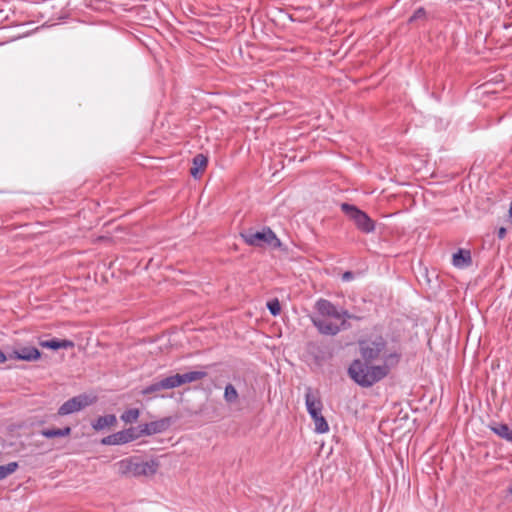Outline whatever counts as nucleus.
<instances>
[{
	"label": "nucleus",
	"instance_id": "7c9ffc66",
	"mask_svg": "<svg viewBox=\"0 0 512 512\" xmlns=\"http://www.w3.org/2000/svg\"><path fill=\"white\" fill-rule=\"evenodd\" d=\"M7 360V357L3 352L0 351V363H3Z\"/></svg>",
	"mask_w": 512,
	"mask_h": 512
},
{
	"label": "nucleus",
	"instance_id": "412c9836",
	"mask_svg": "<svg viewBox=\"0 0 512 512\" xmlns=\"http://www.w3.org/2000/svg\"><path fill=\"white\" fill-rule=\"evenodd\" d=\"M313 422H314V425H315V431L317 433H321L322 434V433H326V432L329 431V425H328L326 419L322 415H320L319 417L315 418L313 420Z\"/></svg>",
	"mask_w": 512,
	"mask_h": 512
},
{
	"label": "nucleus",
	"instance_id": "39448f33",
	"mask_svg": "<svg viewBox=\"0 0 512 512\" xmlns=\"http://www.w3.org/2000/svg\"><path fill=\"white\" fill-rule=\"evenodd\" d=\"M96 401V397L87 394H80L75 396L66 402H64L58 409V415L64 416L78 412L87 406L93 404Z\"/></svg>",
	"mask_w": 512,
	"mask_h": 512
},
{
	"label": "nucleus",
	"instance_id": "6e6552de",
	"mask_svg": "<svg viewBox=\"0 0 512 512\" xmlns=\"http://www.w3.org/2000/svg\"><path fill=\"white\" fill-rule=\"evenodd\" d=\"M312 321L319 332L325 335H336L341 330V326L329 318L316 317Z\"/></svg>",
	"mask_w": 512,
	"mask_h": 512
},
{
	"label": "nucleus",
	"instance_id": "c85d7f7f",
	"mask_svg": "<svg viewBox=\"0 0 512 512\" xmlns=\"http://www.w3.org/2000/svg\"><path fill=\"white\" fill-rule=\"evenodd\" d=\"M354 275H355V273H354V272H352V271H346L345 273H343V275H342V279H343L344 281H350V280H352V279L354 278Z\"/></svg>",
	"mask_w": 512,
	"mask_h": 512
},
{
	"label": "nucleus",
	"instance_id": "f257e3e1",
	"mask_svg": "<svg viewBox=\"0 0 512 512\" xmlns=\"http://www.w3.org/2000/svg\"><path fill=\"white\" fill-rule=\"evenodd\" d=\"M358 346L362 359L351 363L348 375L362 387H371L386 377L401 357L397 351H388L386 340L379 335L359 340Z\"/></svg>",
	"mask_w": 512,
	"mask_h": 512
},
{
	"label": "nucleus",
	"instance_id": "20e7f679",
	"mask_svg": "<svg viewBox=\"0 0 512 512\" xmlns=\"http://www.w3.org/2000/svg\"><path fill=\"white\" fill-rule=\"evenodd\" d=\"M342 211L347 217L352 220L355 226L364 233H370L374 231L375 224L373 220L363 211L359 210L356 206L343 203Z\"/></svg>",
	"mask_w": 512,
	"mask_h": 512
},
{
	"label": "nucleus",
	"instance_id": "9d476101",
	"mask_svg": "<svg viewBox=\"0 0 512 512\" xmlns=\"http://www.w3.org/2000/svg\"><path fill=\"white\" fill-rule=\"evenodd\" d=\"M40 356L41 353L36 347L24 346L14 350L10 355V358L24 361H36Z\"/></svg>",
	"mask_w": 512,
	"mask_h": 512
},
{
	"label": "nucleus",
	"instance_id": "f3484780",
	"mask_svg": "<svg viewBox=\"0 0 512 512\" xmlns=\"http://www.w3.org/2000/svg\"><path fill=\"white\" fill-rule=\"evenodd\" d=\"M491 429L501 438L512 441V426L507 424H497L492 426Z\"/></svg>",
	"mask_w": 512,
	"mask_h": 512
},
{
	"label": "nucleus",
	"instance_id": "72a5a7b5",
	"mask_svg": "<svg viewBox=\"0 0 512 512\" xmlns=\"http://www.w3.org/2000/svg\"><path fill=\"white\" fill-rule=\"evenodd\" d=\"M509 492L512 494V483H511V486L509 488Z\"/></svg>",
	"mask_w": 512,
	"mask_h": 512
},
{
	"label": "nucleus",
	"instance_id": "a878e982",
	"mask_svg": "<svg viewBox=\"0 0 512 512\" xmlns=\"http://www.w3.org/2000/svg\"><path fill=\"white\" fill-rule=\"evenodd\" d=\"M340 313L343 314V317L339 320L341 321V323L339 324L341 327L345 328V325H346V319H356V320H360L361 318L360 317H357V316H354V315H351L348 311L344 310V311H340Z\"/></svg>",
	"mask_w": 512,
	"mask_h": 512
},
{
	"label": "nucleus",
	"instance_id": "a211bd4d",
	"mask_svg": "<svg viewBox=\"0 0 512 512\" xmlns=\"http://www.w3.org/2000/svg\"><path fill=\"white\" fill-rule=\"evenodd\" d=\"M239 394L232 384H227L224 391V400L228 404H235L238 402Z\"/></svg>",
	"mask_w": 512,
	"mask_h": 512
},
{
	"label": "nucleus",
	"instance_id": "7ed1b4c3",
	"mask_svg": "<svg viewBox=\"0 0 512 512\" xmlns=\"http://www.w3.org/2000/svg\"><path fill=\"white\" fill-rule=\"evenodd\" d=\"M117 466L119 473L122 475L150 476L157 472L159 464L154 460L135 462L132 459H125L118 462Z\"/></svg>",
	"mask_w": 512,
	"mask_h": 512
},
{
	"label": "nucleus",
	"instance_id": "cd10ccee",
	"mask_svg": "<svg viewBox=\"0 0 512 512\" xmlns=\"http://www.w3.org/2000/svg\"><path fill=\"white\" fill-rule=\"evenodd\" d=\"M452 256H471L470 250L459 249L457 252L453 253Z\"/></svg>",
	"mask_w": 512,
	"mask_h": 512
},
{
	"label": "nucleus",
	"instance_id": "4be33fe9",
	"mask_svg": "<svg viewBox=\"0 0 512 512\" xmlns=\"http://www.w3.org/2000/svg\"><path fill=\"white\" fill-rule=\"evenodd\" d=\"M452 264L460 269L467 268L472 265V258H452Z\"/></svg>",
	"mask_w": 512,
	"mask_h": 512
},
{
	"label": "nucleus",
	"instance_id": "f03ea898",
	"mask_svg": "<svg viewBox=\"0 0 512 512\" xmlns=\"http://www.w3.org/2000/svg\"><path fill=\"white\" fill-rule=\"evenodd\" d=\"M241 237L250 246L268 248L271 250L279 249L280 252L289 253V249L276 234L269 228L264 227L261 230L248 229L241 233Z\"/></svg>",
	"mask_w": 512,
	"mask_h": 512
},
{
	"label": "nucleus",
	"instance_id": "423d86ee",
	"mask_svg": "<svg viewBox=\"0 0 512 512\" xmlns=\"http://www.w3.org/2000/svg\"><path fill=\"white\" fill-rule=\"evenodd\" d=\"M207 376V373L205 371H190L183 374H175L168 377V381L170 384L171 389L180 387L187 383L196 382L199 380H202Z\"/></svg>",
	"mask_w": 512,
	"mask_h": 512
},
{
	"label": "nucleus",
	"instance_id": "0eeeda50",
	"mask_svg": "<svg viewBox=\"0 0 512 512\" xmlns=\"http://www.w3.org/2000/svg\"><path fill=\"white\" fill-rule=\"evenodd\" d=\"M137 438H139V435L137 434L136 429L129 428V429L114 433L112 435H109L107 437H104L101 440V443L104 445H119V444L128 443Z\"/></svg>",
	"mask_w": 512,
	"mask_h": 512
},
{
	"label": "nucleus",
	"instance_id": "2f4dec72",
	"mask_svg": "<svg viewBox=\"0 0 512 512\" xmlns=\"http://www.w3.org/2000/svg\"><path fill=\"white\" fill-rule=\"evenodd\" d=\"M504 234H505V229H504V228H501V229L499 230V236H500V237H503V236H504Z\"/></svg>",
	"mask_w": 512,
	"mask_h": 512
},
{
	"label": "nucleus",
	"instance_id": "6ab92c4d",
	"mask_svg": "<svg viewBox=\"0 0 512 512\" xmlns=\"http://www.w3.org/2000/svg\"><path fill=\"white\" fill-rule=\"evenodd\" d=\"M17 468H18L17 462H10L7 465H1L0 466V480H3L6 477H8L9 475H11L12 473H14Z\"/></svg>",
	"mask_w": 512,
	"mask_h": 512
},
{
	"label": "nucleus",
	"instance_id": "1a4fd4ad",
	"mask_svg": "<svg viewBox=\"0 0 512 512\" xmlns=\"http://www.w3.org/2000/svg\"><path fill=\"white\" fill-rule=\"evenodd\" d=\"M170 426V419L169 418H163L158 421H153L150 423H146L141 426V429L139 433H137L140 436L142 435H152L161 433L165 430H167Z\"/></svg>",
	"mask_w": 512,
	"mask_h": 512
},
{
	"label": "nucleus",
	"instance_id": "4468645a",
	"mask_svg": "<svg viewBox=\"0 0 512 512\" xmlns=\"http://www.w3.org/2000/svg\"><path fill=\"white\" fill-rule=\"evenodd\" d=\"M116 422H117V419H116L115 415L109 414V415H105V416H100L98 419H96L93 422L92 426L95 430L99 431V430H103L107 427L115 425Z\"/></svg>",
	"mask_w": 512,
	"mask_h": 512
},
{
	"label": "nucleus",
	"instance_id": "ddd939ff",
	"mask_svg": "<svg viewBox=\"0 0 512 512\" xmlns=\"http://www.w3.org/2000/svg\"><path fill=\"white\" fill-rule=\"evenodd\" d=\"M207 162L208 160L206 156H204L203 154H197L193 158V166L190 169L191 175L194 178H198L207 167Z\"/></svg>",
	"mask_w": 512,
	"mask_h": 512
},
{
	"label": "nucleus",
	"instance_id": "9b49d317",
	"mask_svg": "<svg viewBox=\"0 0 512 512\" xmlns=\"http://www.w3.org/2000/svg\"><path fill=\"white\" fill-rule=\"evenodd\" d=\"M317 310L321 314V317L334 318L340 320L343 314L328 300L321 299L316 304Z\"/></svg>",
	"mask_w": 512,
	"mask_h": 512
},
{
	"label": "nucleus",
	"instance_id": "393cba45",
	"mask_svg": "<svg viewBox=\"0 0 512 512\" xmlns=\"http://www.w3.org/2000/svg\"><path fill=\"white\" fill-rule=\"evenodd\" d=\"M425 17H426V11L424 8L420 7L413 13V15L410 17L409 21L415 22L417 20L424 19Z\"/></svg>",
	"mask_w": 512,
	"mask_h": 512
},
{
	"label": "nucleus",
	"instance_id": "2eb2a0df",
	"mask_svg": "<svg viewBox=\"0 0 512 512\" xmlns=\"http://www.w3.org/2000/svg\"><path fill=\"white\" fill-rule=\"evenodd\" d=\"M168 389H171V387H170V384L168 381V377H166L158 382H155V383L147 386L146 388H144L141 391V393L143 395H148V394L159 392L161 390H168Z\"/></svg>",
	"mask_w": 512,
	"mask_h": 512
},
{
	"label": "nucleus",
	"instance_id": "aec40b11",
	"mask_svg": "<svg viewBox=\"0 0 512 512\" xmlns=\"http://www.w3.org/2000/svg\"><path fill=\"white\" fill-rule=\"evenodd\" d=\"M139 415H140V411L138 409H136V408L129 409V410H126L121 415V420L124 421L125 423H133V422L137 421Z\"/></svg>",
	"mask_w": 512,
	"mask_h": 512
},
{
	"label": "nucleus",
	"instance_id": "b1692460",
	"mask_svg": "<svg viewBox=\"0 0 512 512\" xmlns=\"http://www.w3.org/2000/svg\"><path fill=\"white\" fill-rule=\"evenodd\" d=\"M59 345L60 344L58 339L45 340L40 342V346L54 350L59 349Z\"/></svg>",
	"mask_w": 512,
	"mask_h": 512
},
{
	"label": "nucleus",
	"instance_id": "c756f323",
	"mask_svg": "<svg viewBox=\"0 0 512 512\" xmlns=\"http://www.w3.org/2000/svg\"><path fill=\"white\" fill-rule=\"evenodd\" d=\"M321 411H322V410H316V409H315L314 411H312V410L308 411V413L310 414L311 418L314 420L315 418H317V417H319L320 415H322V414H321Z\"/></svg>",
	"mask_w": 512,
	"mask_h": 512
},
{
	"label": "nucleus",
	"instance_id": "f8f14e48",
	"mask_svg": "<svg viewBox=\"0 0 512 512\" xmlns=\"http://www.w3.org/2000/svg\"><path fill=\"white\" fill-rule=\"evenodd\" d=\"M305 403L307 407V411L322 410L323 404L317 390H313L308 387L305 393Z\"/></svg>",
	"mask_w": 512,
	"mask_h": 512
},
{
	"label": "nucleus",
	"instance_id": "bb28decb",
	"mask_svg": "<svg viewBox=\"0 0 512 512\" xmlns=\"http://www.w3.org/2000/svg\"><path fill=\"white\" fill-rule=\"evenodd\" d=\"M59 349L62 348V349H68V348H72L74 347V342L71 341V340H67V339H64V340H59Z\"/></svg>",
	"mask_w": 512,
	"mask_h": 512
},
{
	"label": "nucleus",
	"instance_id": "5701e85b",
	"mask_svg": "<svg viewBox=\"0 0 512 512\" xmlns=\"http://www.w3.org/2000/svg\"><path fill=\"white\" fill-rule=\"evenodd\" d=\"M267 307L273 316H277L280 314L281 305L278 299H273L272 301H269L267 303Z\"/></svg>",
	"mask_w": 512,
	"mask_h": 512
},
{
	"label": "nucleus",
	"instance_id": "dca6fc26",
	"mask_svg": "<svg viewBox=\"0 0 512 512\" xmlns=\"http://www.w3.org/2000/svg\"><path fill=\"white\" fill-rule=\"evenodd\" d=\"M40 433H41V435H43L46 438L65 437V436H69L71 434V428L64 427V428L43 429Z\"/></svg>",
	"mask_w": 512,
	"mask_h": 512
},
{
	"label": "nucleus",
	"instance_id": "473e14b6",
	"mask_svg": "<svg viewBox=\"0 0 512 512\" xmlns=\"http://www.w3.org/2000/svg\"><path fill=\"white\" fill-rule=\"evenodd\" d=\"M509 213H510V216L512 217V202H511V206H510V209H509Z\"/></svg>",
	"mask_w": 512,
	"mask_h": 512
}]
</instances>
